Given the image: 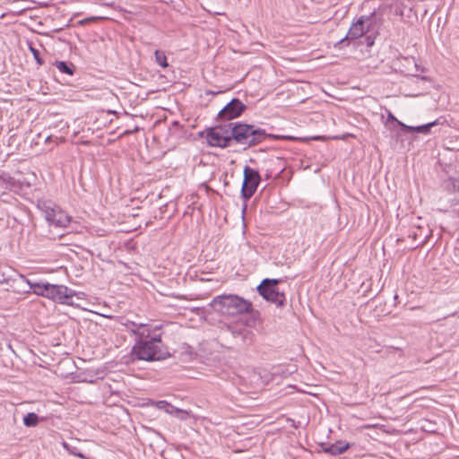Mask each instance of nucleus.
<instances>
[{
    "label": "nucleus",
    "instance_id": "f257e3e1",
    "mask_svg": "<svg viewBox=\"0 0 459 459\" xmlns=\"http://www.w3.org/2000/svg\"><path fill=\"white\" fill-rule=\"evenodd\" d=\"M131 355L133 359L146 361L161 360L170 356L169 352L162 348L160 335L136 340Z\"/></svg>",
    "mask_w": 459,
    "mask_h": 459
},
{
    "label": "nucleus",
    "instance_id": "f03ea898",
    "mask_svg": "<svg viewBox=\"0 0 459 459\" xmlns=\"http://www.w3.org/2000/svg\"><path fill=\"white\" fill-rule=\"evenodd\" d=\"M211 306L217 311L230 316L248 313L252 303L238 295L229 294L213 298Z\"/></svg>",
    "mask_w": 459,
    "mask_h": 459
},
{
    "label": "nucleus",
    "instance_id": "7ed1b4c3",
    "mask_svg": "<svg viewBox=\"0 0 459 459\" xmlns=\"http://www.w3.org/2000/svg\"><path fill=\"white\" fill-rule=\"evenodd\" d=\"M231 138H234L237 143L246 147L255 146L262 143L267 137H273L266 134L264 129L257 127L255 125L235 123L233 126Z\"/></svg>",
    "mask_w": 459,
    "mask_h": 459
},
{
    "label": "nucleus",
    "instance_id": "20e7f679",
    "mask_svg": "<svg viewBox=\"0 0 459 459\" xmlns=\"http://www.w3.org/2000/svg\"><path fill=\"white\" fill-rule=\"evenodd\" d=\"M37 206L42 212L44 218L50 225L65 228L71 222L72 217L66 214L52 201L39 200Z\"/></svg>",
    "mask_w": 459,
    "mask_h": 459
},
{
    "label": "nucleus",
    "instance_id": "39448f33",
    "mask_svg": "<svg viewBox=\"0 0 459 459\" xmlns=\"http://www.w3.org/2000/svg\"><path fill=\"white\" fill-rule=\"evenodd\" d=\"M376 23V12L371 13L369 15H361L357 22L351 24L347 35L340 39L337 44L341 45L348 40H354L361 38L367 32L370 31Z\"/></svg>",
    "mask_w": 459,
    "mask_h": 459
},
{
    "label": "nucleus",
    "instance_id": "423d86ee",
    "mask_svg": "<svg viewBox=\"0 0 459 459\" xmlns=\"http://www.w3.org/2000/svg\"><path fill=\"white\" fill-rule=\"evenodd\" d=\"M281 281L280 279H264L258 285L257 291L267 301L282 307L286 301V296L283 292H280L277 287Z\"/></svg>",
    "mask_w": 459,
    "mask_h": 459
},
{
    "label": "nucleus",
    "instance_id": "0eeeda50",
    "mask_svg": "<svg viewBox=\"0 0 459 459\" xmlns=\"http://www.w3.org/2000/svg\"><path fill=\"white\" fill-rule=\"evenodd\" d=\"M243 174L244 179L241 187V197L244 201H248L255 193L261 181V177L256 169H252L249 166H246L244 168Z\"/></svg>",
    "mask_w": 459,
    "mask_h": 459
},
{
    "label": "nucleus",
    "instance_id": "6e6552de",
    "mask_svg": "<svg viewBox=\"0 0 459 459\" xmlns=\"http://www.w3.org/2000/svg\"><path fill=\"white\" fill-rule=\"evenodd\" d=\"M247 106L238 99H232L218 114L217 122H229L242 115Z\"/></svg>",
    "mask_w": 459,
    "mask_h": 459
},
{
    "label": "nucleus",
    "instance_id": "1a4fd4ad",
    "mask_svg": "<svg viewBox=\"0 0 459 459\" xmlns=\"http://www.w3.org/2000/svg\"><path fill=\"white\" fill-rule=\"evenodd\" d=\"M47 298L60 303L70 304L67 299L74 295V290L64 285L50 284L49 289H47Z\"/></svg>",
    "mask_w": 459,
    "mask_h": 459
},
{
    "label": "nucleus",
    "instance_id": "9d476101",
    "mask_svg": "<svg viewBox=\"0 0 459 459\" xmlns=\"http://www.w3.org/2000/svg\"><path fill=\"white\" fill-rule=\"evenodd\" d=\"M221 129H215L212 127L206 132V141L209 145L214 147L225 148L229 147L230 144L227 143V138L220 134Z\"/></svg>",
    "mask_w": 459,
    "mask_h": 459
},
{
    "label": "nucleus",
    "instance_id": "9b49d317",
    "mask_svg": "<svg viewBox=\"0 0 459 459\" xmlns=\"http://www.w3.org/2000/svg\"><path fill=\"white\" fill-rule=\"evenodd\" d=\"M439 124H440V119H437V120H435L433 122H430V123H428V124H425V125H422V126H407V125L403 124V122H398V125L405 132H408V133H419V134H429L431 127H433L435 126H437Z\"/></svg>",
    "mask_w": 459,
    "mask_h": 459
},
{
    "label": "nucleus",
    "instance_id": "f8f14e48",
    "mask_svg": "<svg viewBox=\"0 0 459 459\" xmlns=\"http://www.w3.org/2000/svg\"><path fill=\"white\" fill-rule=\"evenodd\" d=\"M235 123H228V122H218V125L215 127V129H221L220 134L222 136H225L227 138V143L230 145L234 138H231L233 126Z\"/></svg>",
    "mask_w": 459,
    "mask_h": 459
},
{
    "label": "nucleus",
    "instance_id": "ddd939ff",
    "mask_svg": "<svg viewBox=\"0 0 459 459\" xmlns=\"http://www.w3.org/2000/svg\"><path fill=\"white\" fill-rule=\"evenodd\" d=\"M350 447L349 443L343 441H337L326 446L324 451L332 455H337L344 453Z\"/></svg>",
    "mask_w": 459,
    "mask_h": 459
},
{
    "label": "nucleus",
    "instance_id": "4468645a",
    "mask_svg": "<svg viewBox=\"0 0 459 459\" xmlns=\"http://www.w3.org/2000/svg\"><path fill=\"white\" fill-rule=\"evenodd\" d=\"M130 331L136 336V340H143L150 337V330L143 324L132 323V328Z\"/></svg>",
    "mask_w": 459,
    "mask_h": 459
},
{
    "label": "nucleus",
    "instance_id": "2eb2a0df",
    "mask_svg": "<svg viewBox=\"0 0 459 459\" xmlns=\"http://www.w3.org/2000/svg\"><path fill=\"white\" fill-rule=\"evenodd\" d=\"M28 283L32 289L33 292L39 296L47 298V289H49L50 283L48 282H30L28 281Z\"/></svg>",
    "mask_w": 459,
    "mask_h": 459
},
{
    "label": "nucleus",
    "instance_id": "dca6fc26",
    "mask_svg": "<svg viewBox=\"0 0 459 459\" xmlns=\"http://www.w3.org/2000/svg\"><path fill=\"white\" fill-rule=\"evenodd\" d=\"M56 68L63 74L73 75L74 73V65L72 63L65 61H56L55 63Z\"/></svg>",
    "mask_w": 459,
    "mask_h": 459
},
{
    "label": "nucleus",
    "instance_id": "f3484780",
    "mask_svg": "<svg viewBox=\"0 0 459 459\" xmlns=\"http://www.w3.org/2000/svg\"><path fill=\"white\" fill-rule=\"evenodd\" d=\"M39 423V416L35 412H29L23 417V424L26 427H36Z\"/></svg>",
    "mask_w": 459,
    "mask_h": 459
},
{
    "label": "nucleus",
    "instance_id": "a211bd4d",
    "mask_svg": "<svg viewBox=\"0 0 459 459\" xmlns=\"http://www.w3.org/2000/svg\"><path fill=\"white\" fill-rule=\"evenodd\" d=\"M232 334L235 337H241L244 342H247L248 340H251V332L245 327L232 330Z\"/></svg>",
    "mask_w": 459,
    "mask_h": 459
},
{
    "label": "nucleus",
    "instance_id": "6ab92c4d",
    "mask_svg": "<svg viewBox=\"0 0 459 459\" xmlns=\"http://www.w3.org/2000/svg\"><path fill=\"white\" fill-rule=\"evenodd\" d=\"M155 61L158 65H160L161 67L166 68L169 66V64L167 62L166 55L163 51L156 50L154 52Z\"/></svg>",
    "mask_w": 459,
    "mask_h": 459
},
{
    "label": "nucleus",
    "instance_id": "aec40b11",
    "mask_svg": "<svg viewBox=\"0 0 459 459\" xmlns=\"http://www.w3.org/2000/svg\"><path fill=\"white\" fill-rule=\"evenodd\" d=\"M63 447L71 455H74L80 458H85L84 455L81 452H77V448L70 446L69 444L64 442Z\"/></svg>",
    "mask_w": 459,
    "mask_h": 459
},
{
    "label": "nucleus",
    "instance_id": "412c9836",
    "mask_svg": "<svg viewBox=\"0 0 459 459\" xmlns=\"http://www.w3.org/2000/svg\"><path fill=\"white\" fill-rule=\"evenodd\" d=\"M451 186L453 189L455 191V195L452 199L454 204H459V179H453Z\"/></svg>",
    "mask_w": 459,
    "mask_h": 459
},
{
    "label": "nucleus",
    "instance_id": "4be33fe9",
    "mask_svg": "<svg viewBox=\"0 0 459 459\" xmlns=\"http://www.w3.org/2000/svg\"><path fill=\"white\" fill-rule=\"evenodd\" d=\"M29 48H30V52L32 53L37 64L39 65H42L44 64V61L39 56V51L38 49H36L34 47H32L31 45H30Z\"/></svg>",
    "mask_w": 459,
    "mask_h": 459
},
{
    "label": "nucleus",
    "instance_id": "5701e85b",
    "mask_svg": "<svg viewBox=\"0 0 459 459\" xmlns=\"http://www.w3.org/2000/svg\"><path fill=\"white\" fill-rule=\"evenodd\" d=\"M404 61L406 63H408V65H411V67H409L407 70L408 71H418V68H417V65L415 63V61L411 58H408V59H404Z\"/></svg>",
    "mask_w": 459,
    "mask_h": 459
},
{
    "label": "nucleus",
    "instance_id": "b1692460",
    "mask_svg": "<svg viewBox=\"0 0 459 459\" xmlns=\"http://www.w3.org/2000/svg\"><path fill=\"white\" fill-rule=\"evenodd\" d=\"M178 412H179L181 414L180 418L182 420L186 419V416L188 415V412L187 411H182V410H178Z\"/></svg>",
    "mask_w": 459,
    "mask_h": 459
},
{
    "label": "nucleus",
    "instance_id": "393cba45",
    "mask_svg": "<svg viewBox=\"0 0 459 459\" xmlns=\"http://www.w3.org/2000/svg\"><path fill=\"white\" fill-rule=\"evenodd\" d=\"M388 120H389V121H395L397 124H398V122H400L399 120H397V119L395 118V117H394L392 113H389V115H388Z\"/></svg>",
    "mask_w": 459,
    "mask_h": 459
},
{
    "label": "nucleus",
    "instance_id": "a878e982",
    "mask_svg": "<svg viewBox=\"0 0 459 459\" xmlns=\"http://www.w3.org/2000/svg\"><path fill=\"white\" fill-rule=\"evenodd\" d=\"M368 46H371L373 44V41L369 39V38H368Z\"/></svg>",
    "mask_w": 459,
    "mask_h": 459
},
{
    "label": "nucleus",
    "instance_id": "bb28decb",
    "mask_svg": "<svg viewBox=\"0 0 459 459\" xmlns=\"http://www.w3.org/2000/svg\"><path fill=\"white\" fill-rule=\"evenodd\" d=\"M159 404H167V403L164 401H160V402H159Z\"/></svg>",
    "mask_w": 459,
    "mask_h": 459
},
{
    "label": "nucleus",
    "instance_id": "cd10ccee",
    "mask_svg": "<svg viewBox=\"0 0 459 459\" xmlns=\"http://www.w3.org/2000/svg\"><path fill=\"white\" fill-rule=\"evenodd\" d=\"M50 139V136H48L46 139V142H48Z\"/></svg>",
    "mask_w": 459,
    "mask_h": 459
}]
</instances>
